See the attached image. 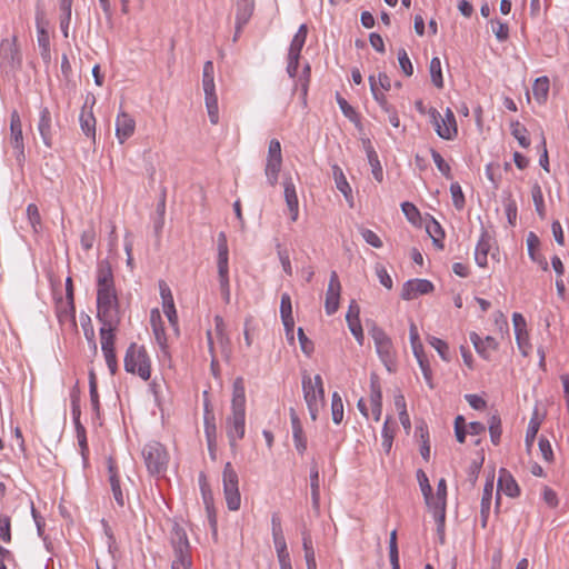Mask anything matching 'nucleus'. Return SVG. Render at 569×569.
Returning <instances> with one entry per match:
<instances>
[{"mask_svg": "<svg viewBox=\"0 0 569 569\" xmlns=\"http://www.w3.org/2000/svg\"><path fill=\"white\" fill-rule=\"evenodd\" d=\"M231 416L227 418V436L232 450H236L237 440L244 437L246 423V390L242 377L234 379L232 385Z\"/></svg>", "mask_w": 569, "mask_h": 569, "instance_id": "f257e3e1", "label": "nucleus"}, {"mask_svg": "<svg viewBox=\"0 0 569 569\" xmlns=\"http://www.w3.org/2000/svg\"><path fill=\"white\" fill-rule=\"evenodd\" d=\"M124 370L138 375L143 381L151 377V361L143 346L130 343L124 356Z\"/></svg>", "mask_w": 569, "mask_h": 569, "instance_id": "f03ea898", "label": "nucleus"}, {"mask_svg": "<svg viewBox=\"0 0 569 569\" xmlns=\"http://www.w3.org/2000/svg\"><path fill=\"white\" fill-rule=\"evenodd\" d=\"M369 333L373 339L380 360L389 372H393L396 370V351L391 339L383 329L377 326H372Z\"/></svg>", "mask_w": 569, "mask_h": 569, "instance_id": "7ed1b4c3", "label": "nucleus"}, {"mask_svg": "<svg viewBox=\"0 0 569 569\" xmlns=\"http://www.w3.org/2000/svg\"><path fill=\"white\" fill-rule=\"evenodd\" d=\"M142 456L151 475H160L167 470L168 453L160 442L147 443L142 449Z\"/></svg>", "mask_w": 569, "mask_h": 569, "instance_id": "20e7f679", "label": "nucleus"}, {"mask_svg": "<svg viewBox=\"0 0 569 569\" xmlns=\"http://www.w3.org/2000/svg\"><path fill=\"white\" fill-rule=\"evenodd\" d=\"M223 492L229 510L236 511L240 508L239 479L232 465L227 462L222 472Z\"/></svg>", "mask_w": 569, "mask_h": 569, "instance_id": "39448f33", "label": "nucleus"}, {"mask_svg": "<svg viewBox=\"0 0 569 569\" xmlns=\"http://www.w3.org/2000/svg\"><path fill=\"white\" fill-rule=\"evenodd\" d=\"M282 168V153H281V143L277 139H272L269 143L264 174L267 178V182L274 187L278 182L279 173Z\"/></svg>", "mask_w": 569, "mask_h": 569, "instance_id": "423d86ee", "label": "nucleus"}, {"mask_svg": "<svg viewBox=\"0 0 569 569\" xmlns=\"http://www.w3.org/2000/svg\"><path fill=\"white\" fill-rule=\"evenodd\" d=\"M97 298L118 297L111 264L101 260L97 266Z\"/></svg>", "mask_w": 569, "mask_h": 569, "instance_id": "0eeeda50", "label": "nucleus"}, {"mask_svg": "<svg viewBox=\"0 0 569 569\" xmlns=\"http://www.w3.org/2000/svg\"><path fill=\"white\" fill-rule=\"evenodd\" d=\"M428 113L432 124L435 126V130L440 138L445 140H452L457 136V122L450 108H447L445 119H441L440 113L435 108H430Z\"/></svg>", "mask_w": 569, "mask_h": 569, "instance_id": "6e6552de", "label": "nucleus"}, {"mask_svg": "<svg viewBox=\"0 0 569 569\" xmlns=\"http://www.w3.org/2000/svg\"><path fill=\"white\" fill-rule=\"evenodd\" d=\"M97 318L102 325L119 326L121 320L119 298H97Z\"/></svg>", "mask_w": 569, "mask_h": 569, "instance_id": "1a4fd4ad", "label": "nucleus"}, {"mask_svg": "<svg viewBox=\"0 0 569 569\" xmlns=\"http://www.w3.org/2000/svg\"><path fill=\"white\" fill-rule=\"evenodd\" d=\"M1 64L11 71L19 70L22 66V54L17 43V37L3 39L0 43Z\"/></svg>", "mask_w": 569, "mask_h": 569, "instance_id": "9d476101", "label": "nucleus"}, {"mask_svg": "<svg viewBox=\"0 0 569 569\" xmlns=\"http://www.w3.org/2000/svg\"><path fill=\"white\" fill-rule=\"evenodd\" d=\"M10 142L14 149L16 159L21 164L24 161V143L22 123L17 110H13L10 114Z\"/></svg>", "mask_w": 569, "mask_h": 569, "instance_id": "9b49d317", "label": "nucleus"}, {"mask_svg": "<svg viewBox=\"0 0 569 569\" xmlns=\"http://www.w3.org/2000/svg\"><path fill=\"white\" fill-rule=\"evenodd\" d=\"M307 33H308L307 26L301 24L290 43L289 63L287 64V73L290 77H296L300 51L305 46V42L307 39Z\"/></svg>", "mask_w": 569, "mask_h": 569, "instance_id": "f8f14e48", "label": "nucleus"}, {"mask_svg": "<svg viewBox=\"0 0 569 569\" xmlns=\"http://www.w3.org/2000/svg\"><path fill=\"white\" fill-rule=\"evenodd\" d=\"M302 389L305 395V400L309 410V415L312 421H316L319 415V411L325 406V396L321 397L316 388L312 386V380L310 377H303L302 379Z\"/></svg>", "mask_w": 569, "mask_h": 569, "instance_id": "ddd939ff", "label": "nucleus"}, {"mask_svg": "<svg viewBox=\"0 0 569 569\" xmlns=\"http://www.w3.org/2000/svg\"><path fill=\"white\" fill-rule=\"evenodd\" d=\"M202 87L206 96V107L210 122L217 124L219 121L218 98L216 94L214 78H202Z\"/></svg>", "mask_w": 569, "mask_h": 569, "instance_id": "4468645a", "label": "nucleus"}, {"mask_svg": "<svg viewBox=\"0 0 569 569\" xmlns=\"http://www.w3.org/2000/svg\"><path fill=\"white\" fill-rule=\"evenodd\" d=\"M435 289L432 282L427 279H411L403 283L401 299L413 300L420 295H428Z\"/></svg>", "mask_w": 569, "mask_h": 569, "instance_id": "2eb2a0df", "label": "nucleus"}, {"mask_svg": "<svg viewBox=\"0 0 569 569\" xmlns=\"http://www.w3.org/2000/svg\"><path fill=\"white\" fill-rule=\"evenodd\" d=\"M341 292V284L336 271L330 274L328 289L326 292L325 309L327 315H333L339 308V299Z\"/></svg>", "mask_w": 569, "mask_h": 569, "instance_id": "dca6fc26", "label": "nucleus"}, {"mask_svg": "<svg viewBox=\"0 0 569 569\" xmlns=\"http://www.w3.org/2000/svg\"><path fill=\"white\" fill-rule=\"evenodd\" d=\"M272 525V537L274 542V548L278 556V561L280 569H284V537L282 530V518L280 512H276L271 519Z\"/></svg>", "mask_w": 569, "mask_h": 569, "instance_id": "f3484780", "label": "nucleus"}, {"mask_svg": "<svg viewBox=\"0 0 569 569\" xmlns=\"http://www.w3.org/2000/svg\"><path fill=\"white\" fill-rule=\"evenodd\" d=\"M502 491L505 495H507L510 498H516L520 493V488L515 480V478L511 476V473L506 469H500L499 471V479H498V492ZM500 503V496L497 493L496 505L497 507Z\"/></svg>", "mask_w": 569, "mask_h": 569, "instance_id": "a211bd4d", "label": "nucleus"}, {"mask_svg": "<svg viewBox=\"0 0 569 569\" xmlns=\"http://www.w3.org/2000/svg\"><path fill=\"white\" fill-rule=\"evenodd\" d=\"M136 129L134 119L124 111L119 112L116 120V137L120 143L130 138Z\"/></svg>", "mask_w": 569, "mask_h": 569, "instance_id": "6ab92c4d", "label": "nucleus"}, {"mask_svg": "<svg viewBox=\"0 0 569 569\" xmlns=\"http://www.w3.org/2000/svg\"><path fill=\"white\" fill-rule=\"evenodd\" d=\"M446 498H447V483L441 478L437 486V496L431 500V506L435 509V517L439 525H443L446 517Z\"/></svg>", "mask_w": 569, "mask_h": 569, "instance_id": "aec40b11", "label": "nucleus"}, {"mask_svg": "<svg viewBox=\"0 0 569 569\" xmlns=\"http://www.w3.org/2000/svg\"><path fill=\"white\" fill-rule=\"evenodd\" d=\"M470 341L472 342L479 356H481L486 360L490 359L491 351L498 349V342L491 336H487L486 338L482 339L478 333L471 332Z\"/></svg>", "mask_w": 569, "mask_h": 569, "instance_id": "412c9836", "label": "nucleus"}, {"mask_svg": "<svg viewBox=\"0 0 569 569\" xmlns=\"http://www.w3.org/2000/svg\"><path fill=\"white\" fill-rule=\"evenodd\" d=\"M38 131L41 136V139H42L44 146L48 148H51L52 139H53L52 119H51V112L47 107H42L40 109Z\"/></svg>", "mask_w": 569, "mask_h": 569, "instance_id": "4be33fe9", "label": "nucleus"}, {"mask_svg": "<svg viewBox=\"0 0 569 569\" xmlns=\"http://www.w3.org/2000/svg\"><path fill=\"white\" fill-rule=\"evenodd\" d=\"M254 10V0H236L237 33H241Z\"/></svg>", "mask_w": 569, "mask_h": 569, "instance_id": "5701e85b", "label": "nucleus"}, {"mask_svg": "<svg viewBox=\"0 0 569 569\" xmlns=\"http://www.w3.org/2000/svg\"><path fill=\"white\" fill-rule=\"evenodd\" d=\"M107 463H108V472H109V482L111 486V491H112L113 498L120 507H123L124 506V496H123L121 487H120L117 463L112 457L108 458Z\"/></svg>", "mask_w": 569, "mask_h": 569, "instance_id": "b1692460", "label": "nucleus"}, {"mask_svg": "<svg viewBox=\"0 0 569 569\" xmlns=\"http://www.w3.org/2000/svg\"><path fill=\"white\" fill-rule=\"evenodd\" d=\"M290 419L295 447L297 451L302 455L307 450V437L301 421L292 408L290 409Z\"/></svg>", "mask_w": 569, "mask_h": 569, "instance_id": "393cba45", "label": "nucleus"}, {"mask_svg": "<svg viewBox=\"0 0 569 569\" xmlns=\"http://www.w3.org/2000/svg\"><path fill=\"white\" fill-rule=\"evenodd\" d=\"M359 313H360L359 306L356 303V301H352L349 306V310L347 312L346 320L348 322V327H349L351 333L355 336V338L358 340V342L360 345H362L363 331H362V327H361V323L359 320Z\"/></svg>", "mask_w": 569, "mask_h": 569, "instance_id": "a878e982", "label": "nucleus"}, {"mask_svg": "<svg viewBox=\"0 0 569 569\" xmlns=\"http://www.w3.org/2000/svg\"><path fill=\"white\" fill-rule=\"evenodd\" d=\"M170 545L173 551L191 548L184 528H182L178 522H174L170 530Z\"/></svg>", "mask_w": 569, "mask_h": 569, "instance_id": "bb28decb", "label": "nucleus"}, {"mask_svg": "<svg viewBox=\"0 0 569 569\" xmlns=\"http://www.w3.org/2000/svg\"><path fill=\"white\" fill-rule=\"evenodd\" d=\"M493 491V475L487 479L481 498V526H487Z\"/></svg>", "mask_w": 569, "mask_h": 569, "instance_id": "cd10ccee", "label": "nucleus"}, {"mask_svg": "<svg viewBox=\"0 0 569 569\" xmlns=\"http://www.w3.org/2000/svg\"><path fill=\"white\" fill-rule=\"evenodd\" d=\"M540 244V240L537 237L536 233L529 232L527 236V248H528V254L531 258L532 261L537 262L540 268L545 271L548 270V261L542 254H536V250L538 249Z\"/></svg>", "mask_w": 569, "mask_h": 569, "instance_id": "c85d7f7f", "label": "nucleus"}, {"mask_svg": "<svg viewBox=\"0 0 569 569\" xmlns=\"http://www.w3.org/2000/svg\"><path fill=\"white\" fill-rule=\"evenodd\" d=\"M118 326H108L102 325L100 328V340H101V349L103 355L113 352L114 350V331L117 330Z\"/></svg>", "mask_w": 569, "mask_h": 569, "instance_id": "c756f323", "label": "nucleus"}, {"mask_svg": "<svg viewBox=\"0 0 569 569\" xmlns=\"http://www.w3.org/2000/svg\"><path fill=\"white\" fill-rule=\"evenodd\" d=\"M365 148L367 152L368 162L371 167L372 176L378 182H381L383 180V170L379 161L378 154L369 140H367Z\"/></svg>", "mask_w": 569, "mask_h": 569, "instance_id": "7c9ffc66", "label": "nucleus"}, {"mask_svg": "<svg viewBox=\"0 0 569 569\" xmlns=\"http://www.w3.org/2000/svg\"><path fill=\"white\" fill-rule=\"evenodd\" d=\"M490 250L489 236L482 232L475 251V260L479 267H486L488 262V252Z\"/></svg>", "mask_w": 569, "mask_h": 569, "instance_id": "2f4dec72", "label": "nucleus"}, {"mask_svg": "<svg viewBox=\"0 0 569 569\" xmlns=\"http://www.w3.org/2000/svg\"><path fill=\"white\" fill-rule=\"evenodd\" d=\"M199 481L210 525L213 528V530H216L217 519L212 508V495L211 491L207 488L206 477L203 473L200 475Z\"/></svg>", "mask_w": 569, "mask_h": 569, "instance_id": "473e14b6", "label": "nucleus"}, {"mask_svg": "<svg viewBox=\"0 0 569 569\" xmlns=\"http://www.w3.org/2000/svg\"><path fill=\"white\" fill-rule=\"evenodd\" d=\"M204 433L207 438V443L211 456L213 457V449L216 446L217 439V426L214 421L213 415L208 411L204 415Z\"/></svg>", "mask_w": 569, "mask_h": 569, "instance_id": "72a5a7b5", "label": "nucleus"}, {"mask_svg": "<svg viewBox=\"0 0 569 569\" xmlns=\"http://www.w3.org/2000/svg\"><path fill=\"white\" fill-rule=\"evenodd\" d=\"M332 177L335 179L337 189L345 196V198L347 200L352 198L351 187L349 186L342 169L337 164L332 166Z\"/></svg>", "mask_w": 569, "mask_h": 569, "instance_id": "f704fd0d", "label": "nucleus"}, {"mask_svg": "<svg viewBox=\"0 0 569 569\" xmlns=\"http://www.w3.org/2000/svg\"><path fill=\"white\" fill-rule=\"evenodd\" d=\"M62 16L60 18V29L64 38L69 37V26L71 21L72 0H59Z\"/></svg>", "mask_w": 569, "mask_h": 569, "instance_id": "c9c22d12", "label": "nucleus"}, {"mask_svg": "<svg viewBox=\"0 0 569 569\" xmlns=\"http://www.w3.org/2000/svg\"><path fill=\"white\" fill-rule=\"evenodd\" d=\"M174 559L171 563V569H183L192 568L191 548L184 550L173 551Z\"/></svg>", "mask_w": 569, "mask_h": 569, "instance_id": "e433bc0d", "label": "nucleus"}, {"mask_svg": "<svg viewBox=\"0 0 569 569\" xmlns=\"http://www.w3.org/2000/svg\"><path fill=\"white\" fill-rule=\"evenodd\" d=\"M540 425H541V419L538 416V411L535 410V412L529 421L527 432H526L525 441H526V446L528 449H530L532 447L535 439L537 437V433L539 431Z\"/></svg>", "mask_w": 569, "mask_h": 569, "instance_id": "4c0bfd02", "label": "nucleus"}, {"mask_svg": "<svg viewBox=\"0 0 569 569\" xmlns=\"http://www.w3.org/2000/svg\"><path fill=\"white\" fill-rule=\"evenodd\" d=\"M80 127L82 132L89 137L92 138L94 141L96 139V118L93 117L92 112L84 113V110H82L80 114Z\"/></svg>", "mask_w": 569, "mask_h": 569, "instance_id": "58836bf2", "label": "nucleus"}, {"mask_svg": "<svg viewBox=\"0 0 569 569\" xmlns=\"http://www.w3.org/2000/svg\"><path fill=\"white\" fill-rule=\"evenodd\" d=\"M369 83H370V90H371V93L373 96V99L378 102V104L380 106V108L385 111V112H390L392 111V108H395L392 104H390L387 100V97L385 96V93L380 92L377 88V81L375 79L373 76H370L369 77Z\"/></svg>", "mask_w": 569, "mask_h": 569, "instance_id": "ea45409f", "label": "nucleus"}, {"mask_svg": "<svg viewBox=\"0 0 569 569\" xmlns=\"http://www.w3.org/2000/svg\"><path fill=\"white\" fill-rule=\"evenodd\" d=\"M431 82L438 89L443 88V78L441 71V61L438 57H433L429 64Z\"/></svg>", "mask_w": 569, "mask_h": 569, "instance_id": "a19ab883", "label": "nucleus"}, {"mask_svg": "<svg viewBox=\"0 0 569 569\" xmlns=\"http://www.w3.org/2000/svg\"><path fill=\"white\" fill-rule=\"evenodd\" d=\"M549 91V79L547 77H540L536 79L532 86L533 97L538 102H543L547 99Z\"/></svg>", "mask_w": 569, "mask_h": 569, "instance_id": "79ce46f5", "label": "nucleus"}, {"mask_svg": "<svg viewBox=\"0 0 569 569\" xmlns=\"http://www.w3.org/2000/svg\"><path fill=\"white\" fill-rule=\"evenodd\" d=\"M38 44L41 49V58L48 64L51 61V52H50V38L47 29H41L38 32Z\"/></svg>", "mask_w": 569, "mask_h": 569, "instance_id": "37998d69", "label": "nucleus"}, {"mask_svg": "<svg viewBox=\"0 0 569 569\" xmlns=\"http://www.w3.org/2000/svg\"><path fill=\"white\" fill-rule=\"evenodd\" d=\"M532 201L536 207V211L540 219L546 218V208L543 201L542 189L538 183H535L531 189Z\"/></svg>", "mask_w": 569, "mask_h": 569, "instance_id": "c03bdc74", "label": "nucleus"}, {"mask_svg": "<svg viewBox=\"0 0 569 569\" xmlns=\"http://www.w3.org/2000/svg\"><path fill=\"white\" fill-rule=\"evenodd\" d=\"M287 210L290 213L291 220L298 219V198L295 187L287 183Z\"/></svg>", "mask_w": 569, "mask_h": 569, "instance_id": "a18cd8bd", "label": "nucleus"}, {"mask_svg": "<svg viewBox=\"0 0 569 569\" xmlns=\"http://www.w3.org/2000/svg\"><path fill=\"white\" fill-rule=\"evenodd\" d=\"M417 479H418L421 492L425 497L426 503L428 506H431V500H433L432 488H431V486L429 483V479L423 470L419 469L417 471Z\"/></svg>", "mask_w": 569, "mask_h": 569, "instance_id": "49530a36", "label": "nucleus"}, {"mask_svg": "<svg viewBox=\"0 0 569 569\" xmlns=\"http://www.w3.org/2000/svg\"><path fill=\"white\" fill-rule=\"evenodd\" d=\"M302 543H303L307 568L308 569H317L315 550L312 547L311 537L309 535L303 533Z\"/></svg>", "mask_w": 569, "mask_h": 569, "instance_id": "de8ad7c7", "label": "nucleus"}, {"mask_svg": "<svg viewBox=\"0 0 569 569\" xmlns=\"http://www.w3.org/2000/svg\"><path fill=\"white\" fill-rule=\"evenodd\" d=\"M331 415L332 421L339 425L343 419V403L340 395L335 391L331 399Z\"/></svg>", "mask_w": 569, "mask_h": 569, "instance_id": "09e8293b", "label": "nucleus"}, {"mask_svg": "<svg viewBox=\"0 0 569 569\" xmlns=\"http://www.w3.org/2000/svg\"><path fill=\"white\" fill-rule=\"evenodd\" d=\"M426 229L429 236L432 238L433 243L442 249L443 244L441 240L445 238V231L442 230L440 223L435 219H431V222L427 224Z\"/></svg>", "mask_w": 569, "mask_h": 569, "instance_id": "8fccbe9b", "label": "nucleus"}, {"mask_svg": "<svg viewBox=\"0 0 569 569\" xmlns=\"http://www.w3.org/2000/svg\"><path fill=\"white\" fill-rule=\"evenodd\" d=\"M370 403L382 405V391L379 378L376 373L370 377Z\"/></svg>", "mask_w": 569, "mask_h": 569, "instance_id": "3c124183", "label": "nucleus"}, {"mask_svg": "<svg viewBox=\"0 0 569 569\" xmlns=\"http://www.w3.org/2000/svg\"><path fill=\"white\" fill-rule=\"evenodd\" d=\"M488 425L491 442L497 446L500 442L502 432L500 417L497 415L491 416L489 418Z\"/></svg>", "mask_w": 569, "mask_h": 569, "instance_id": "603ef678", "label": "nucleus"}, {"mask_svg": "<svg viewBox=\"0 0 569 569\" xmlns=\"http://www.w3.org/2000/svg\"><path fill=\"white\" fill-rule=\"evenodd\" d=\"M527 129L519 121L511 122V134L517 139L522 148L530 146V140L526 136Z\"/></svg>", "mask_w": 569, "mask_h": 569, "instance_id": "864d4df0", "label": "nucleus"}, {"mask_svg": "<svg viewBox=\"0 0 569 569\" xmlns=\"http://www.w3.org/2000/svg\"><path fill=\"white\" fill-rule=\"evenodd\" d=\"M512 322H513V328H515V332H516V340H517L518 347L522 348L521 335H527L526 320L521 313L515 312L512 315Z\"/></svg>", "mask_w": 569, "mask_h": 569, "instance_id": "5fc2aeb1", "label": "nucleus"}, {"mask_svg": "<svg viewBox=\"0 0 569 569\" xmlns=\"http://www.w3.org/2000/svg\"><path fill=\"white\" fill-rule=\"evenodd\" d=\"M430 153L432 157V160L435 164L437 166L438 170L447 178L451 179V168L450 166L445 161L442 156L435 149H430Z\"/></svg>", "mask_w": 569, "mask_h": 569, "instance_id": "6e6d98bb", "label": "nucleus"}, {"mask_svg": "<svg viewBox=\"0 0 569 569\" xmlns=\"http://www.w3.org/2000/svg\"><path fill=\"white\" fill-rule=\"evenodd\" d=\"M485 458L481 457L480 460H473L468 467L467 470V481L470 483V486L473 488L476 486V482L478 480V476L480 473V470L482 468Z\"/></svg>", "mask_w": 569, "mask_h": 569, "instance_id": "4d7b16f0", "label": "nucleus"}, {"mask_svg": "<svg viewBox=\"0 0 569 569\" xmlns=\"http://www.w3.org/2000/svg\"><path fill=\"white\" fill-rule=\"evenodd\" d=\"M28 220L34 232H39L41 229V217L38 207L34 203H30L27 207Z\"/></svg>", "mask_w": 569, "mask_h": 569, "instance_id": "13d9d810", "label": "nucleus"}, {"mask_svg": "<svg viewBox=\"0 0 569 569\" xmlns=\"http://www.w3.org/2000/svg\"><path fill=\"white\" fill-rule=\"evenodd\" d=\"M429 343L437 350L439 356L442 360L449 361L450 355H449V346L446 341L437 338V337H430Z\"/></svg>", "mask_w": 569, "mask_h": 569, "instance_id": "bf43d9fd", "label": "nucleus"}, {"mask_svg": "<svg viewBox=\"0 0 569 569\" xmlns=\"http://www.w3.org/2000/svg\"><path fill=\"white\" fill-rule=\"evenodd\" d=\"M450 192L455 208L457 210H461L465 207V196L460 184L458 182H452L450 186Z\"/></svg>", "mask_w": 569, "mask_h": 569, "instance_id": "052dcab7", "label": "nucleus"}, {"mask_svg": "<svg viewBox=\"0 0 569 569\" xmlns=\"http://www.w3.org/2000/svg\"><path fill=\"white\" fill-rule=\"evenodd\" d=\"M398 61H399V66H400V69L402 70V72L407 77L412 76L413 67H412V63H411V61H410V59L408 57L407 51L403 48L398 50Z\"/></svg>", "mask_w": 569, "mask_h": 569, "instance_id": "680f3d73", "label": "nucleus"}, {"mask_svg": "<svg viewBox=\"0 0 569 569\" xmlns=\"http://www.w3.org/2000/svg\"><path fill=\"white\" fill-rule=\"evenodd\" d=\"M467 422L463 416H457L455 419V435L457 441L463 443L467 436Z\"/></svg>", "mask_w": 569, "mask_h": 569, "instance_id": "e2e57ef3", "label": "nucleus"}, {"mask_svg": "<svg viewBox=\"0 0 569 569\" xmlns=\"http://www.w3.org/2000/svg\"><path fill=\"white\" fill-rule=\"evenodd\" d=\"M0 539L6 543L11 541V520L4 515H0Z\"/></svg>", "mask_w": 569, "mask_h": 569, "instance_id": "0e129e2a", "label": "nucleus"}, {"mask_svg": "<svg viewBox=\"0 0 569 569\" xmlns=\"http://www.w3.org/2000/svg\"><path fill=\"white\" fill-rule=\"evenodd\" d=\"M401 210L403 212V214L406 216V218L412 222V223H417L420 219V212L419 210L417 209V207L411 203V202H402L401 203Z\"/></svg>", "mask_w": 569, "mask_h": 569, "instance_id": "69168bd1", "label": "nucleus"}, {"mask_svg": "<svg viewBox=\"0 0 569 569\" xmlns=\"http://www.w3.org/2000/svg\"><path fill=\"white\" fill-rule=\"evenodd\" d=\"M297 335H298V340L300 343L301 351L306 356L309 357L313 352V349H315L313 342L306 336V333L301 327L298 328Z\"/></svg>", "mask_w": 569, "mask_h": 569, "instance_id": "338daca9", "label": "nucleus"}, {"mask_svg": "<svg viewBox=\"0 0 569 569\" xmlns=\"http://www.w3.org/2000/svg\"><path fill=\"white\" fill-rule=\"evenodd\" d=\"M492 32L499 41H505L509 36V28L507 23L500 20H491Z\"/></svg>", "mask_w": 569, "mask_h": 569, "instance_id": "774afa93", "label": "nucleus"}]
</instances>
